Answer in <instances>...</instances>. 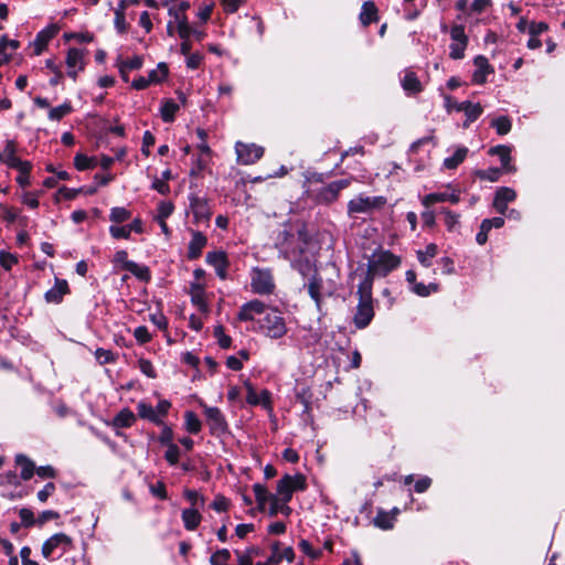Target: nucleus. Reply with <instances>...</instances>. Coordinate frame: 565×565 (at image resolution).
Masks as SVG:
<instances>
[{"label":"nucleus","mask_w":565,"mask_h":565,"mask_svg":"<svg viewBox=\"0 0 565 565\" xmlns=\"http://www.w3.org/2000/svg\"><path fill=\"white\" fill-rule=\"evenodd\" d=\"M207 244V237L199 231H191V239L188 245V258L198 259Z\"/></svg>","instance_id":"obj_20"},{"label":"nucleus","mask_w":565,"mask_h":565,"mask_svg":"<svg viewBox=\"0 0 565 565\" xmlns=\"http://www.w3.org/2000/svg\"><path fill=\"white\" fill-rule=\"evenodd\" d=\"M131 216V212L122 206H115L110 210L109 220L116 224H121L128 221Z\"/></svg>","instance_id":"obj_43"},{"label":"nucleus","mask_w":565,"mask_h":565,"mask_svg":"<svg viewBox=\"0 0 565 565\" xmlns=\"http://www.w3.org/2000/svg\"><path fill=\"white\" fill-rule=\"evenodd\" d=\"M135 414L129 408H122L113 419V425L117 428H127L134 425Z\"/></svg>","instance_id":"obj_35"},{"label":"nucleus","mask_w":565,"mask_h":565,"mask_svg":"<svg viewBox=\"0 0 565 565\" xmlns=\"http://www.w3.org/2000/svg\"><path fill=\"white\" fill-rule=\"evenodd\" d=\"M492 6V0H473L469 12L480 14Z\"/></svg>","instance_id":"obj_60"},{"label":"nucleus","mask_w":565,"mask_h":565,"mask_svg":"<svg viewBox=\"0 0 565 565\" xmlns=\"http://www.w3.org/2000/svg\"><path fill=\"white\" fill-rule=\"evenodd\" d=\"M127 270L130 271L138 279L148 281L150 279L149 268L145 265H139L135 262L127 264Z\"/></svg>","instance_id":"obj_45"},{"label":"nucleus","mask_w":565,"mask_h":565,"mask_svg":"<svg viewBox=\"0 0 565 565\" xmlns=\"http://www.w3.org/2000/svg\"><path fill=\"white\" fill-rule=\"evenodd\" d=\"M351 181L349 179L337 180L319 189H308L310 198L319 204H331L337 201L341 190L347 189Z\"/></svg>","instance_id":"obj_4"},{"label":"nucleus","mask_w":565,"mask_h":565,"mask_svg":"<svg viewBox=\"0 0 565 565\" xmlns=\"http://www.w3.org/2000/svg\"><path fill=\"white\" fill-rule=\"evenodd\" d=\"M516 198V192L512 188L502 186L497 190L493 207L499 214H505L508 211V204L513 202Z\"/></svg>","instance_id":"obj_19"},{"label":"nucleus","mask_w":565,"mask_h":565,"mask_svg":"<svg viewBox=\"0 0 565 565\" xmlns=\"http://www.w3.org/2000/svg\"><path fill=\"white\" fill-rule=\"evenodd\" d=\"M137 412H138L139 417H141L143 419H148L149 422H151L156 425L162 424V420L160 419V415H158L154 407H152L148 403L139 402L137 405Z\"/></svg>","instance_id":"obj_30"},{"label":"nucleus","mask_w":565,"mask_h":565,"mask_svg":"<svg viewBox=\"0 0 565 565\" xmlns=\"http://www.w3.org/2000/svg\"><path fill=\"white\" fill-rule=\"evenodd\" d=\"M385 199L383 196H366L360 194L354 199L350 200L348 203V213L360 214V213H369L373 210H377L385 204Z\"/></svg>","instance_id":"obj_8"},{"label":"nucleus","mask_w":565,"mask_h":565,"mask_svg":"<svg viewBox=\"0 0 565 565\" xmlns=\"http://www.w3.org/2000/svg\"><path fill=\"white\" fill-rule=\"evenodd\" d=\"M164 458L171 466L177 465L180 458L179 447L175 444H170L164 454Z\"/></svg>","instance_id":"obj_56"},{"label":"nucleus","mask_w":565,"mask_h":565,"mask_svg":"<svg viewBox=\"0 0 565 565\" xmlns=\"http://www.w3.org/2000/svg\"><path fill=\"white\" fill-rule=\"evenodd\" d=\"M188 200L189 210L193 215V223L196 225L209 223L212 217L209 200L205 196H200L195 192H190Z\"/></svg>","instance_id":"obj_7"},{"label":"nucleus","mask_w":565,"mask_h":565,"mask_svg":"<svg viewBox=\"0 0 565 565\" xmlns=\"http://www.w3.org/2000/svg\"><path fill=\"white\" fill-rule=\"evenodd\" d=\"M459 109H463L466 120L463 121V127L468 128L473 121H476L483 113V107L479 103H471L466 100L465 106H459Z\"/></svg>","instance_id":"obj_27"},{"label":"nucleus","mask_w":565,"mask_h":565,"mask_svg":"<svg viewBox=\"0 0 565 565\" xmlns=\"http://www.w3.org/2000/svg\"><path fill=\"white\" fill-rule=\"evenodd\" d=\"M258 510L265 511L266 504L270 502L275 493H270L264 484L255 483L253 486Z\"/></svg>","instance_id":"obj_32"},{"label":"nucleus","mask_w":565,"mask_h":565,"mask_svg":"<svg viewBox=\"0 0 565 565\" xmlns=\"http://www.w3.org/2000/svg\"><path fill=\"white\" fill-rule=\"evenodd\" d=\"M168 13L172 18V21L175 23L177 30L190 25L185 13L177 11L175 8H170Z\"/></svg>","instance_id":"obj_52"},{"label":"nucleus","mask_w":565,"mask_h":565,"mask_svg":"<svg viewBox=\"0 0 565 565\" xmlns=\"http://www.w3.org/2000/svg\"><path fill=\"white\" fill-rule=\"evenodd\" d=\"M168 75V67L166 63H159L156 68L151 70L148 74V82L160 83Z\"/></svg>","instance_id":"obj_46"},{"label":"nucleus","mask_w":565,"mask_h":565,"mask_svg":"<svg viewBox=\"0 0 565 565\" xmlns=\"http://www.w3.org/2000/svg\"><path fill=\"white\" fill-rule=\"evenodd\" d=\"M94 355L100 365L114 363L117 360V355L113 351L103 348L96 349Z\"/></svg>","instance_id":"obj_47"},{"label":"nucleus","mask_w":565,"mask_h":565,"mask_svg":"<svg viewBox=\"0 0 565 565\" xmlns=\"http://www.w3.org/2000/svg\"><path fill=\"white\" fill-rule=\"evenodd\" d=\"M127 1L128 0H120L117 8L114 10V26L119 34H125L128 31V23L126 22L125 15Z\"/></svg>","instance_id":"obj_28"},{"label":"nucleus","mask_w":565,"mask_h":565,"mask_svg":"<svg viewBox=\"0 0 565 565\" xmlns=\"http://www.w3.org/2000/svg\"><path fill=\"white\" fill-rule=\"evenodd\" d=\"M73 111L72 105L70 102H65L57 107H53L49 111V118L53 121H58L63 117L67 116Z\"/></svg>","instance_id":"obj_44"},{"label":"nucleus","mask_w":565,"mask_h":565,"mask_svg":"<svg viewBox=\"0 0 565 565\" xmlns=\"http://www.w3.org/2000/svg\"><path fill=\"white\" fill-rule=\"evenodd\" d=\"M307 488V480L302 473L285 475L276 487V495L282 501H290L296 491H302Z\"/></svg>","instance_id":"obj_5"},{"label":"nucleus","mask_w":565,"mask_h":565,"mask_svg":"<svg viewBox=\"0 0 565 565\" xmlns=\"http://www.w3.org/2000/svg\"><path fill=\"white\" fill-rule=\"evenodd\" d=\"M502 172L503 170L500 168H489L486 170L476 171V175L481 180L495 182L499 180Z\"/></svg>","instance_id":"obj_49"},{"label":"nucleus","mask_w":565,"mask_h":565,"mask_svg":"<svg viewBox=\"0 0 565 565\" xmlns=\"http://www.w3.org/2000/svg\"><path fill=\"white\" fill-rule=\"evenodd\" d=\"M250 288L257 295H270L275 290V280L270 269L254 267L250 270Z\"/></svg>","instance_id":"obj_6"},{"label":"nucleus","mask_w":565,"mask_h":565,"mask_svg":"<svg viewBox=\"0 0 565 565\" xmlns=\"http://www.w3.org/2000/svg\"><path fill=\"white\" fill-rule=\"evenodd\" d=\"M73 548V540L64 533H56L49 537L42 545V555L45 558L51 556L58 551L60 555L67 553Z\"/></svg>","instance_id":"obj_10"},{"label":"nucleus","mask_w":565,"mask_h":565,"mask_svg":"<svg viewBox=\"0 0 565 565\" xmlns=\"http://www.w3.org/2000/svg\"><path fill=\"white\" fill-rule=\"evenodd\" d=\"M191 301L201 311L207 310V303L205 299V285H199V282H190Z\"/></svg>","instance_id":"obj_26"},{"label":"nucleus","mask_w":565,"mask_h":565,"mask_svg":"<svg viewBox=\"0 0 565 565\" xmlns=\"http://www.w3.org/2000/svg\"><path fill=\"white\" fill-rule=\"evenodd\" d=\"M299 548L306 554L308 555L309 557H311L312 559H317L320 557L321 555V551L319 550H315L311 544L306 541V540H301L299 542Z\"/></svg>","instance_id":"obj_63"},{"label":"nucleus","mask_w":565,"mask_h":565,"mask_svg":"<svg viewBox=\"0 0 565 565\" xmlns=\"http://www.w3.org/2000/svg\"><path fill=\"white\" fill-rule=\"evenodd\" d=\"M184 56L186 58L185 60L186 67L191 68V70L199 68L203 61V55L200 52L189 53V55H184Z\"/></svg>","instance_id":"obj_61"},{"label":"nucleus","mask_w":565,"mask_h":565,"mask_svg":"<svg viewBox=\"0 0 565 565\" xmlns=\"http://www.w3.org/2000/svg\"><path fill=\"white\" fill-rule=\"evenodd\" d=\"M84 55L85 50L71 47L66 54V66H67V75L73 79L76 78L77 73L84 68Z\"/></svg>","instance_id":"obj_15"},{"label":"nucleus","mask_w":565,"mask_h":565,"mask_svg":"<svg viewBox=\"0 0 565 565\" xmlns=\"http://www.w3.org/2000/svg\"><path fill=\"white\" fill-rule=\"evenodd\" d=\"M184 527L194 531L201 523L202 515L196 508L184 509L181 514Z\"/></svg>","instance_id":"obj_29"},{"label":"nucleus","mask_w":565,"mask_h":565,"mask_svg":"<svg viewBox=\"0 0 565 565\" xmlns=\"http://www.w3.org/2000/svg\"><path fill=\"white\" fill-rule=\"evenodd\" d=\"M56 487L53 482H47L43 489H41L36 497L40 502L44 503L47 501V499L55 492Z\"/></svg>","instance_id":"obj_64"},{"label":"nucleus","mask_w":565,"mask_h":565,"mask_svg":"<svg viewBox=\"0 0 565 565\" xmlns=\"http://www.w3.org/2000/svg\"><path fill=\"white\" fill-rule=\"evenodd\" d=\"M237 162L244 166L254 164L264 154V148L256 143H245L237 141L235 143Z\"/></svg>","instance_id":"obj_12"},{"label":"nucleus","mask_w":565,"mask_h":565,"mask_svg":"<svg viewBox=\"0 0 565 565\" xmlns=\"http://www.w3.org/2000/svg\"><path fill=\"white\" fill-rule=\"evenodd\" d=\"M491 127H493L498 135L504 136L511 131L512 121L508 116H499L491 121Z\"/></svg>","instance_id":"obj_41"},{"label":"nucleus","mask_w":565,"mask_h":565,"mask_svg":"<svg viewBox=\"0 0 565 565\" xmlns=\"http://www.w3.org/2000/svg\"><path fill=\"white\" fill-rule=\"evenodd\" d=\"M174 211V205L170 201H160L157 207V214L153 220H167Z\"/></svg>","instance_id":"obj_48"},{"label":"nucleus","mask_w":565,"mask_h":565,"mask_svg":"<svg viewBox=\"0 0 565 565\" xmlns=\"http://www.w3.org/2000/svg\"><path fill=\"white\" fill-rule=\"evenodd\" d=\"M468 151V148L465 146L456 148L454 154L444 160V167L449 170L456 169L460 163L463 162Z\"/></svg>","instance_id":"obj_34"},{"label":"nucleus","mask_w":565,"mask_h":565,"mask_svg":"<svg viewBox=\"0 0 565 565\" xmlns=\"http://www.w3.org/2000/svg\"><path fill=\"white\" fill-rule=\"evenodd\" d=\"M309 296L315 301L317 310L321 312L322 300L332 296L333 289L324 286L323 279L317 274L312 275L309 281L305 285Z\"/></svg>","instance_id":"obj_11"},{"label":"nucleus","mask_w":565,"mask_h":565,"mask_svg":"<svg viewBox=\"0 0 565 565\" xmlns=\"http://www.w3.org/2000/svg\"><path fill=\"white\" fill-rule=\"evenodd\" d=\"M245 387L247 391L246 402L249 405H262L266 408L270 406V394L267 390H263L258 393L249 382H245Z\"/></svg>","instance_id":"obj_24"},{"label":"nucleus","mask_w":565,"mask_h":565,"mask_svg":"<svg viewBox=\"0 0 565 565\" xmlns=\"http://www.w3.org/2000/svg\"><path fill=\"white\" fill-rule=\"evenodd\" d=\"M206 263L215 270L216 276L225 280L227 278V269L230 266L227 254L223 250L209 252L205 257Z\"/></svg>","instance_id":"obj_14"},{"label":"nucleus","mask_w":565,"mask_h":565,"mask_svg":"<svg viewBox=\"0 0 565 565\" xmlns=\"http://www.w3.org/2000/svg\"><path fill=\"white\" fill-rule=\"evenodd\" d=\"M372 288L373 279L371 275H364L358 286L359 302L353 317L354 326L358 329L366 328L374 318Z\"/></svg>","instance_id":"obj_1"},{"label":"nucleus","mask_w":565,"mask_h":565,"mask_svg":"<svg viewBox=\"0 0 565 565\" xmlns=\"http://www.w3.org/2000/svg\"><path fill=\"white\" fill-rule=\"evenodd\" d=\"M60 28L56 24H50L41 30L34 40V53L40 55L49 42L58 33Z\"/></svg>","instance_id":"obj_22"},{"label":"nucleus","mask_w":565,"mask_h":565,"mask_svg":"<svg viewBox=\"0 0 565 565\" xmlns=\"http://www.w3.org/2000/svg\"><path fill=\"white\" fill-rule=\"evenodd\" d=\"M138 367L142 374H145L149 379H156L157 372L151 363V361L147 359H139L138 360Z\"/></svg>","instance_id":"obj_54"},{"label":"nucleus","mask_w":565,"mask_h":565,"mask_svg":"<svg viewBox=\"0 0 565 565\" xmlns=\"http://www.w3.org/2000/svg\"><path fill=\"white\" fill-rule=\"evenodd\" d=\"M207 159L205 157H199L193 161L192 168L190 170L191 177H199L202 171H204L207 167Z\"/></svg>","instance_id":"obj_58"},{"label":"nucleus","mask_w":565,"mask_h":565,"mask_svg":"<svg viewBox=\"0 0 565 565\" xmlns=\"http://www.w3.org/2000/svg\"><path fill=\"white\" fill-rule=\"evenodd\" d=\"M437 253H438L437 245L434 243H430L425 247L424 250L417 252V259L423 266L429 267L431 265V259L437 255Z\"/></svg>","instance_id":"obj_38"},{"label":"nucleus","mask_w":565,"mask_h":565,"mask_svg":"<svg viewBox=\"0 0 565 565\" xmlns=\"http://www.w3.org/2000/svg\"><path fill=\"white\" fill-rule=\"evenodd\" d=\"M476 70L472 74V82L478 85H483L487 82L488 75L494 72V68L490 65L488 58L483 55H477L473 58Z\"/></svg>","instance_id":"obj_18"},{"label":"nucleus","mask_w":565,"mask_h":565,"mask_svg":"<svg viewBox=\"0 0 565 565\" xmlns=\"http://www.w3.org/2000/svg\"><path fill=\"white\" fill-rule=\"evenodd\" d=\"M15 462L18 466H20L22 468L21 478L23 480L31 479L34 473L33 462L23 455H17Z\"/></svg>","instance_id":"obj_40"},{"label":"nucleus","mask_w":565,"mask_h":565,"mask_svg":"<svg viewBox=\"0 0 565 565\" xmlns=\"http://www.w3.org/2000/svg\"><path fill=\"white\" fill-rule=\"evenodd\" d=\"M258 329L264 335L274 340L281 339L288 331L285 318L278 309L267 310L258 320Z\"/></svg>","instance_id":"obj_3"},{"label":"nucleus","mask_w":565,"mask_h":565,"mask_svg":"<svg viewBox=\"0 0 565 565\" xmlns=\"http://www.w3.org/2000/svg\"><path fill=\"white\" fill-rule=\"evenodd\" d=\"M395 516L392 515L390 512H386L384 510H380L374 518V524L379 529L382 530H391L394 526Z\"/></svg>","instance_id":"obj_39"},{"label":"nucleus","mask_w":565,"mask_h":565,"mask_svg":"<svg viewBox=\"0 0 565 565\" xmlns=\"http://www.w3.org/2000/svg\"><path fill=\"white\" fill-rule=\"evenodd\" d=\"M109 233H110L111 237L116 238V239H119V238L128 239L131 234L128 225L118 226L117 224L111 225L109 227Z\"/></svg>","instance_id":"obj_55"},{"label":"nucleus","mask_w":565,"mask_h":565,"mask_svg":"<svg viewBox=\"0 0 565 565\" xmlns=\"http://www.w3.org/2000/svg\"><path fill=\"white\" fill-rule=\"evenodd\" d=\"M451 43L449 45V57L451 60H462L468 46L469 39L465 32V26L455 24L450 29Z\"/></svg>","instance_id":"obj_9"},{"label":"nucleus","mask_w":565,"mask_h":565,"mask_svg":"<svg viewBox=\"0 0 565 565\" xmlns=\"http://www.w3.org/2000/svg\"><path fill=\"white\" fill-rule=\"evenodd\" d=\"M422 204L425 207H429L430 205L439 202H451V203H458L460 201V194L459 191L452 190L450 193L448 192H438V193H429L427 195H424L422 198Z\"/></svg>","instance_id":"obj_23"},{"label":"nucleus","mask_w":565,"mask_h":565,"mask_svg":"<svg viewBox=\"0 0 565 565\" xmlns=\"http://www.w3.org/2000/svg\"><path fill=\"white\" fill-rule=\"evenodd\" d=\"M377 20V9L372 1H365L360 13L361 23L366 26Z\"/></svg>","instance_id":"obj_36"},{"label":"nucleus","mask_w":565,"mask_h":565,"mask_svg":"<svg viewBox=\"0 0 565 565\" xmlns=\"http://www.w3.org/2000/svg\"><path fill=\"white\" fill-rule=\"evenodd\" d=\"M266 306L260 300H252L249 302L244 303L238 312V319L242 321H252L255 319L256 315H265Z\"/></svg>","instance_id":"obj_21"},{"label":"nucleus","mask_w":565,"mask_h":565,"mask_svg":"<svg viewBox=\"0 0 565 565\" xmlns=\"http://www.w3.org/2000/svg\"><path fill=\"white\" fill-rule=\"evenodd\" d=\"M70 292L68 284L64 279H55L54 286L49 289L44 298L50 303H60L63 297Z\"/></svg>","instance_id":"obj_25"},{"label":"nucleus","mask_w":565,"mask_h":565,"mask_svg":"<svg viewBox=\"0 0 565 565\" xmlns=\"http://www.w3.org/2000/svg\"><path fill=\"white\" fill-rule=\"evenodd\" d=\"M184 427L190 434H198L202 428L199 417L191 411L184 413Z\"/></svg>","instance_id":"obj_42"},{"label":"nucleus","mask_w":565,"mask_h":565,"mask_svg":"<svg viewBox=\"0 0 565 565\" xmlns=\"http://www.w3.org/2000/svg\"><path fill=\"white\" fill-rule=\"evenodd\" d=\"M401 264V258L390 250L379 249L375 250L369 259L367 271L364 275L386 276L392 270L396 269Z\"/></svg>","instance_id":"obj_2"},{"label":"nucleus","mask_w":565,"mask_h":565,"mask_svg":"<svg viewBox=\"0 0 565 565\" xmlns=\"http://www.w3.org/2000/svg\"><path fill=\"white\" fill-rule=\"evenodd\" d=\"M214 337L217 340V343L221 348L227 349L231 347L232 339L224 332V328L222 326H216L214 328Z\"/></svg>","instance_id":"obj_53"},{"label":"nucleus","mask_w":565,"mask_h":565,"mask_svg":"<svg viewBox=\"0 0 565 565\" xmlns=\"http://www.w3.org/2000/svg\"><path fill=\"white\" fill-rule=\"evenodd\" d=\"M438 289V285L437 284H429V285H425L423 282H416L413 287H412V291L414 294H416L417 296L419 297H427L429 296L433 291H437Z\"/></svg>","instance_id":"obj_51"},{"label":"nucleus","mask_w":565,"mask_h":565,"mask_svg":"<svg viewBox=\"0 0 565 565\" xmlns=\"http://www.w3.org/2000/svg\"><path fill=\"white\" fill-rule=\"evenodd\" d=\"M282 559H286L289 563L295 559V552L292 547H285L275 555H270L265 562H258L255 565H276L279 564Z\"/></svg>","instance_id":"obj_31"},{"label":"nucleus","mask_w":565,"mask_h":565,"mask_svg":"<svg viewBox=\"0 0 565 565\" xmlns=\"http://www.w3.org/2000/svg\"><path fill=\"white\" fill-rule=\"evenodd\" d=\"M512 147L507 145H498L489 149L490 156H498L501 162L500 169L505 173H514L516 171L515 166L512 163Z\"/></svg>","instance_id":"obj_17"},{"label":"nucleus","mask_w":565,"mask_h":565,"mask_svg":"<svg viewBox=\"0 0 565 565\" xmlns=\"http://www.w3.org/2000/svg\"><path fill=\"white\" fill-rule=\"evenodd\" d=\"M231 558V552L227 548L217 550L210 557L211 565H227V562Z\"/></svg>","instance_id":"obj_50"},{"label":"nucleus","mask_w":565,"mask_h":565,"mask_svg":"<svg viewBox=\"0 0 565 565\" xmlns=\"http://www.w3.org/2000/svg\"><path fill=\"white\" fill-rule=\"evenodd\" d=\"M118 62L121 65H124V67H126L128 71H135L141 68L143 61L141 56L135 55L130 58L119 60Z\"/></svg>","instance_id":"obj_59"},{"label":"nucleus","mask_w":565,"mask_h":565,"mask_svg":"<svg viewBox=\"0 0 565 565\" xmlns=\"http://www.w3.org/2000/svg\"><path fill=\"white\" fill-rule=\"evenodd\" d=\"M17 145L13 140H7L4 149L0 152V162L7 164L11 169L22 168L23 170L28 167V161H23L15 156Z\"/></svg>","instance_id":"obj_16"},{"label":"nucleus","mask_w":565,"mask_h":565,"mask_svg":"<svg viewBox=\"0 0 565 565\" xmlns=\"http://www.w3.org/2000/svg\"><path fill=\"white\" fill-rule=\"evenodd\" d=\"M441 212L445 214V224L448 231H455L459 224V215L447 209H443Z\"/></svg>","instance_id":"obj_57"},{"label":"nucleus","mask_w":565,"mask_h":565,"mask_svg":"<svg viewBox=\"0 0 565 565\" xmlns=\"http://www.w3.org/2000/svg\"><path fill=\"white\" fill-rule=\"evenodd\" d=\"M179 108V105L173 99H164L160 108L162 120L164 122H172Z\"/></svg>","instance_id":"obj_37"},{"label":"nucleus","mask_w":565,"mask_h":565,"mask_svg":"<svg viewBox=\"0 0 565 565\" xmlns=\"http://www.w3.org/2000/svg\"><path fill=\"white\" fill-rule=\"evenodd\" d=\"M200 405L204 411L211 434L220 435L225 433L227 429V423L221 409L217 407L207 406L204 403H201Z\"/></svg>","instance_id":"obj_13"},{"label":"nucleus","mask_w":565,"mask_h":565,"mask_svg":"<svg viewBox=\"0 0 565 565\" xmlns=\"http://www.w3.org/2000/svg\"><path fill=\"white\" fill-rule=\"evenodd\" d=\"M134 335L136 340L141 344H145L151 340V334L148 328L145 326L137 327L134 331Z\"/></svg>","instance_id":"obj_62"},{"label":"nucleus","mask_w":565,"mask_h":565,"mask_svg":"<svg viewBox=\"0 0 565 565\" xmlns=\"http://www.w3.org/2000/svg\"><path fill=\"white\" fill-rule=\"evenodd\" d=\"M402 86L407 94H417L423 89L418 77L413 72L405 73L402 79Z\"/></svg>","instance_id":"obj_33"}]
</instances>
